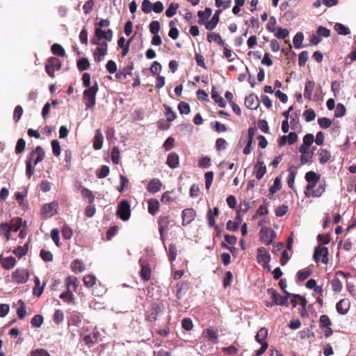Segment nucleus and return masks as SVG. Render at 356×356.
Instances as JSON below:
<instances>
[{"label": "nucleus", "mask_w": 356, "mask_h": 356, "mask_svg": "<svg viewBox=\"0 0 356 356\" xmlns=\"http://www.w3.org/2000/svg\"><path fill=\"white\" fill-rule=\"evenodd\" d=\"M160 312V305L156 302L152 303L150 306L149 310L147 312L145 316V319L150 322L155 321Z\"/></svg>", "instance_id": "2eb2a0df"}, {"label": "nucleus", "mask_w": 356, "mask_h": 356, "mask_svg": "<svg viewBox=\"0 0 356 356\" xmlns=\"http://www.w3.org/2000/svg\"><path fill=\"white\" fill-rule=\"evenodd\" d=\"M166 164L170 168H177L179 165V155L176 152H170L167 157Z\"/></svg>", "instance_id": "aec40b11"}, {"label": "nucleus", "mask_w": 356, "mask_h": 356, "mask_svg": "<svg viewBox=\"0 0 356 356\" xmlns=\"http://www.w3.org/2000/svg\"><path fill=\"white\" fill-rule=\"evenodd\" d=\"M71 269L74 273H81L84 270V265L79 259L74 260L71 264Z\"/></svg>", "instance_id": "79ce46f5"}, {"label": "nucleus", "mask_w": 356, "mask_h": 356, "mask_svg": "<svg viewBox=\"0 0 356 356\" xmlns=\"http://www.w3.org/2000/svg\"><path fill=\"white\" fill-rule=\"evenodd\" d=\"M67 289H70L71 286H73L74 290L75 291L79 286V281L75 277H67L65 281Z\"/></svg>", "instance_id": "5fc2aeb1"}, {"label": "nucleus", "mask_w": 356, "mask_h": 356, "mask_svg": "<svg viewBox=\"0 0 356 356\" xmlns=\"http://www.w3.org/2000/svg\"><path fill=\"white\" fill-rule=\"evenodd\" d=\"M196 211L192 209H185L182 211L181 218H182V225L184 226L190 224L195 218Z\"/></svg>", "instance_id": "4468645a"}, {"label": "nucleus", "mask_w": 356, "mask_h": 356, "mask_svg": "<svg viewBox=\"0 0 356 356\" xmlns=\"http://www.w3.org/2000/svg\"><path fill=\"white\" fill-rule=\"evenodd\" d=\"M221 13V10H218L216 11L215 14L212 17L210 21L207 22L205 24V28L207 30L211 31L216 28L217 24L219 22L220 20V14Z\"/></svg>", "instance_id": "5701e85b"}, {"label": "nucleus", "mask_w": 356, "mask_h": 356, "mask_svg": "<svg viewBox=\"0 0 356 356\" xmlns=\"http://www.w3.org/2000/svg\"><path fill=\"white\" fill-rule=\"evenodd\" d=\"M282 184L281 180L279 177H276L274 180L273 185L269 188V192L271 194H274L281 189Z\"/></svg>", "instance_id": "680f3d73"}, {"label": "nucleus", "mask_w": 356, "mask_h": 356, "mask_svg": "<svg viewBox=\"0 0 356 356\" xmlns=\"http://www.w3.org/2000/svg\"><path fill=\"white\" fill-rule=\"evenodd\" d=\"M147 210L148 212L152 215L154 216L159 210L160 204L158 200L156 198H150L147 201Z\"/></svg>", "instance_id": "b1692460"}, {"label": "nucleus", "mask_w": 356, "mask_h": 356, "mask_svg": "<svg viewBox=\"0 0 356 356\" xmlns=\"http://www.w3.org/2000/svg\"><path fill=\"white\" fill-rule=\"evenodd\" d=\"M2 267L4 269L10 270L15 267L16 264V259L13 257H8L2 259Z\"/></svg>", "instance_id": "72a5a7b5"}, {"label": "nucleus", "mask_w": 356, "mask_h": 356, "mask_svg": "<svg viewBox=\"0 0 356 356\" xmlns=\"http://www.w3.org/2000/svg\"><path fill=\"white\" fill-rule=\"evenodd\" d=\"M43 320L42 316L37 314L31 319V324L33 327H40L43 323Z\"/></svg>", "instance_id": "052dcab7"}, {"label": "nucleus", "mask_w": 356, "mask_h": 356, "mask_svg": "<svg viewBox=\"0 0 356 356\" xmlns=\"http://www.w3.org/2000/svg\"><path fill=\"white\" fill-rule=\"evenodd\" d=\"M176 296L177 299H181L188 289V283L184 281L179 282L176 284Z\"/></svg>", "instance_id": "4be33fe9"}, {"label": "nucleus", "mask_w": 356, "mask_h": 356, "mask_svg": "<svg viewBox=\"0 0 356 356\" xmlns=\"http://www.w3.org/2000/svg\"><path fill=\"white\" fill-rule=\"evenodd\" d=\"M45 153L43 148L38 145L33 149L26 161V175L31 178L35 172L34 166L43 161Z\"/></svg>", "instance_id": "f257e3e1"}, {"label": "nucleus", "mask_w": 356, "mask_h": 356, "mask_svg": "<svg viewBox=\"0 0 356 356\" xmlns=\"http://www.w3.org/2000/svg\"><path fill=\"white\" fill-rule=\"evenodd\" d=\"M207 40L209 42L212 41H215L220 46L224 47L225 45V42L222 40L220 35L219 33H211L207 35Z\"/></svg>", "instance_id": "473e14b6"}, {"label": "nucleus", "mask_w": 356, "mask_h": 356, "mask_svg": "<svg viewBox=\"0 0 356 356\" xmlns=\"http://www.w3.org/2000/svg\"><path fill=\"white\" fill-rule=\"evenodd\" d=\"M164 108L165 110V115L167 118L166 121L168 123L174 121L177 118V114L173 111H172L171 108L169 106L164 105Z\"/></svg>", "instance_id": "8fccbe9b"}, {"label": "nucleus", "mask_w": 356, "mask_h": 356, "mask_svg": "<svg viewBox=\"0 0 356 356\" xmlns=\"http://www.w3.org/2000/svg\"><path fill=\"white\" fill-rule=\"evenodd\" d=\"M296 175V172L293 170V167L291 166L289 169V175L287 177V184L290 188H291L293 191H295V187H294V181H295V177Z\"/></svg>", "instance_id": "58836bf2"}, {"label": "nucleus", "mask_w": 356, "mask_h": 356, "mask_svg": "<svg viewBox=\"0 0 356 356\" xmlns=\"http://www.w3.org/2000/svg\"><path fill=\"white\" fill-rule=\"evenodd\" d=\"M204 334L209 339V341L216 342L218 338V334L217 330L212 329H207L204 330Z\"/></svg>", "instance_id": "a18cd8bd"}, {"label": "nucleus", "mask_w": 356, "mask_h": 356, "mask_svg": "<svg viewBox=\"0 0 356 356\" xmlns=\"http://www.w3.org/2000/svg\"><path fill=\"white\" fill-rule=\"evenodd\" d=\"M64 313L61 309H56L53 316V321L56 325H60L64 321Z\"/></svg>", "instance_id": "3c124183"}, {"label": "nucleus", "mask_w": 356, "mask_h": 356, "mask_svg": "<svg viewBox=\"0 0 356 356\" xmlns=\"http://www.w3.org/2000/svg\"><path fill=\"white\" fill-rule=\"evenodd\" d=\"M77 68L79 71L87 70L90 67V62L86 58H81L77 60Z\"/></svg>", "instance_id": "a19ab883"}, {"label": "nucleus", "mask_w": 356, "mask_h": 356, "mask_svg": "<svg viewBox=\"0 0 356 356\" xmlns=\"http://www.w3.org/2000/svg\"><path fill=\"white\" fill-rule=\"evenodd\" d=\"M254 173L255 174L257 179H261L263 178L264 175L266 173V167L264 165V161H257L254 168Z\"/></svg>", "instance_id": "6ab92c4d"}, {"label": "nucleus", "mask_w": 356, "mask_h": 356, "mask_svg": "<svg viewBox=\"0 0 356 356\" xmlns=\"http://www.w3.org/2000/svg\"><path fill=\"white\" fill-rule=\"evenodd\" d=\"M314 259L318 262L321 261L323 264L328 263V249L325 247L318 246L315 248Z\"/></svg>", "instance_id": "6e6552de"}, {"label": "nucleus", "mask_w": 356, "mask_h": 356, "mask_svg": "<svg viewBox=\"0 0 356 356\" xmlns=\"http://www.w3.org/2000/svg\"><path fill=\"white\" fill-rule=\"evenodd\" d=\"M304 39V35L302 32H298L296 33V35L294 36L293 42L295 48L298 49L302 47V42Z\"/></svg>", "instance_id": "13d9d810"}, {"label": "nucleus", "mask_w": 356, "mask_h": 356, "mask_svg": "<svg viewBox=\"0 0 356 356\" xmlns=\"http://www.w3.org/2000/svg\"><path fill=\"white\" fill-rule=\"evenodd\" d=\"M40 257L45 262L52 261L54 259L52 253L50 251L46 250L44 249H42L40 250Z\"/></svg>", "instance_id": "864d4df0"}, {"label": "nucleus", "mask_w": 356, "mask_h": 356, "mask_svg": "<svg viewBox=\"0 0 356 356\" xmlns=\"http://www.w3.org/2000/svg\"><path fill=\"white\" fill-rule=\"evenodd\" d=\"M315 87V82L314 81L308 80L305 83V87L304 90V97L308 100L318 101L319 99L317 94H315L312 99V92Z\"/></svg>", "instance_id": "ddd939ff"}, {"label": "nucleus", "mask_w": 356, "mask_h": 356, "mask_svg": "<svg viewBox=\"0 0 356 356\" xmlns=\"http://www.w3.org/2000/svg\"><path fill=\"white\" fill-rule=\"evenodd\" d=\"M29 250V243H25L23 246H18L13 250V253L19 258L26 255Z\"/></svg>", "instance_id": "e433bc0d"}, {"label": "nucleus", "mask_w": 356, "mask_h": 356, "mask_svg": "<svg viewBox=\"0 0 356 356\" xmlns=\"http://www.w3.org/2000/svg\"><path fill=\"white\" fill-rule=\"evenodd\" d=\"M320 327L324 329L332 325V322L327 315L323 314L320 316Z\"/></svg>", "instance_id": "4d7b16f0"}, {"label": "nucleus", "mask_w": 356, "mask_h": 356, "mask_svg": "<svg viewBox=\"0 0 356 356\" xmlns=\"http://www.w3.org/2000/svg\"><path fill=\"white\" fill-rule=\"evenodd\" d=\"M110 169L107 165H102L99 170L97 171V176L99 179L105 178L108 175Z\"/></svg>", "instance_id": "e2e57ef3"}, {"label": "nucleus", "mask_w": 356, "mask_h": 356, "mask_svg": "<svg viewBox=\"0 0 356 356\" xmlns=\"http://www.w3.org/2000/svg\"><path fill=\"white\" fill-rule=\"evenodd\" d=\"M96 277L93 275H86L83 279L84 285L88 288L93 286L96 283Z\"/></svg>", "instance_id": "c03bdc74"}, {"label": "nucleus", "mask_w": 356, "mask_h": 356, "mask_svg": "<svg viewBox=\"0 0 356 356\" xmlns=\"http://www.w3.org/2000/svg\"><path fill=\"white\" fill-rule=\"evenodd\" d=\"M11 231L17 232L21 227L22 224V219L21 218H16L11 220L10 222H8Z\"/></svg>", "instance_id": "4c0bfd02"}, {"label": "nucleus", "mask_w": 356, "mask_h": 356, "mask_svg": "<svg viewBox=\"0 0 356 356\" xmlns=\"http://www.w3.org/2000/svg\"><path fill=\"white\" fill-rule=\"evenodd\" d=\"M81 195L83 199L88 200L90 204H94L95 197L90 190L85 187H81Z\"/></svg>", "instance_id": "7c9ffc66"}, {"label": "nucleus", "mask_w": 356, "mask_h": 356, "mask_svg": "<svg viewBox=\"0 0 356 356\" xmlns=\"http://www.w3.org/2000/svg\"><path fill=\"white\" fill-rule=\"evenodd\" d=\"M104 137L99 129L96 131V134L93 142V148L96 150H99L102 147Z\"/></svg>", "instance_id": "cd10ccee"}, {"label": "nucleus", "mask_w": 356, "mask_h": 356, "mask_svg": "<svg viewBox=\"0 0 356 356\" xmlns=\"http://www.w3.org/2000/svg\"><path fill=\"white\" fill-rule=\"evenodd\" d=\"M211 15V9L209 8H206L204 11L199 10L197 12V16L199 17L198 24H204L205 20L208 19Z\"/></svg>", "instance_id": "c85d7f7f"}, {"label": "nucleus", "mask_w": 356, "mask_h": 356, "mask_svg": "<svg viewBox=\"0 0 356 356\" xmlns=\"http://www.w3.org/2000/svg\"><path fill=\"white\" fill-rule=\"evenodd\" d=\"M18 304L20 305V307H19L17 309V314L19 318L22 319L25 317V316L26 314L24 302H23V300H19L18 301Z\"/></svg>", "instance_id": "bf43d9fd"}, {"label": "nucleus", "mask_w": 356, "mask_h": 356, "mask_svg": "<svg viewBox=\"0 0 356 356\" xmlns=\"http://www.w3.org/2000/svg\"><path fill=\"white\" fill-rule=\"evenodd\" d=\"M332 289L335 292L341 291L342 289V284L338 277H334L331 281Z\"/></svg>", "instance_id": "0e129e2a"}, {"label": "nucleus", "mask_w": 356, "mask_h": 356, "mask_svg": "<svg viewBox=\"0 0 356 356\" xmlns=\"http://www.w3.org/2000/svg\"><path fill=\"white\" fill-rule=\"evenodd\" d=\"M108 53V43L106 41L102 42L100 46L97 47L93 52L94 60L99 63L104 60Z\"/></svg>", "instance_id": "9d476101"}, {"label": "nucleus", "mask_w": 356, "mask_h": 356, "mask_svg": "<svg viewBox=\"0 0 356 356\" xmlns=\"http://www.w3.org/2000/svg\"><path fill=\"white\" fill-rule=\"evenodd\" d=\"M334 30L338 34L343 35H348L350 33L348 27L340 23H336L334 25Z\"/></svg>", "instance_id": "de8ad7c7"}, {"label": "nucleus", "mask_w": 356, "mask_h": 356, "mask_svg": "<svg viewBox=\"0 0 356 356\" xmlns=\"http://www.w3.org/2000/svg\"><path fill=\"white\" fill-rule=\"evenodd\" d=\"M58 208V203L56 201H53L51 203L45 204L42 206L41 209V215L43 218H49L57 213Z\"/></svg>", "instance_id": "0eeeda50"}, {"label": "nucleus", "mask_w": 356, "mask_h": 356, "mask_svg": "<svg viewBox=\"0 0 356 356\" xmlns=\"http://www.w3.org/2000/svg\"><path fill=\"white\" fill-rule=\"evenodd\" d=\"M260 102L258 97L252 93L245 99V106L250 110H256L259 106Z\"/></svg>", "instance_id": "f3484780"}, {"label": "nucleus", "mask_w": 356, "mask_h": 356, "mask_svg": "<svg viewBox=\"0 0 356 356\" xmlns=\"http://www.w3.org/2000/svg\"><path fill=\"white\" fill-rule=\"evenodd\" d=\"M158 225H159V231L161 235V238L163 241V235L165 232L168 229V226L171 222H173L171 220L169 216H160L158 218Z\"/></svg>", "instance_id": "9b49d317"}, {"label": "nucleus", "mask_w": 356, "mask_h": 356, "mask_svg": "<svg viewBox=\"0 0 356 356\" xmlns=\"http://www.w3.org/2000/svg\"><path fill=\"white\" fill-rule=\"evenodd\" d=\"M257 261L259 264L266 266L268 265L270 261V255L268 250L264 248L260 247L257 250Z\"/></svg>", "instance_id": "f8f14e48"}, {"label": "nucleus", "mask_w": 356, "mask_h": 356, "mask_svg": "<svg viewBox=\"0 0 356 356\" xmlns=\"http://www.w3.org/2000/svg\"><path fill=\"white\" fill-rule=\"evenodd\" d=\"M11 227H10L8 222H3L0 224V235L6 238V241L10 239Z\"/></svg>", "instance_id": "bb28decb"}, {"label": "nucleus", "mask_w": 356, "mask_h": 356, "mask_svg": "<svg viewBox=\"0 0 356 356\" xmlns=\"http://www.w3.org/2000/svg\"><path fill=\"white\" fill-rule=\"evenodd\" d=\"M179 3H171L165 11V15L168 17H173L176 14L177 10L179 8Z\"/></svg>", "instance_id": "603ef678"}, {"label": "nucleus", "mask_w": 356, "mask_h": 356, "mask_svg": "<svg viewBox=\"0 0 356 356\" xmlns=\"http://www.w3.org/2000/svg\"><path fill=\"white\" fill-rule=\"evenodd\" d=\"M120 149L118 147L114 146L111 149V160L113 163L118 164L120 163Z\"/></svg>", "instance_id": "09e8293b"}, {"label": "nucleus", "mask_w": 356, "mask_h": 356, "mask_svg": "<svg viewBox=\"0 0 356 356\" xmlns=\"http://www.w3.org/2000/svg\"><path fill=\"white\" fill-rule=\"evenodd\" d=\"M312 270L310 269H304L299 270L297 273L298 280L300 282L305 281L312 275Z\"/></svg>", "instance_id": "6e6d98bb"}, {"label": "nucleus", "mask_w": 356, "mask_h": 356, "mask_svg": "<svg viewBox=\"0 0 356 356\" xmlns=\"http://www.w3.org/2000/svg\"><path fill=\"white\" fill-rule=\"evenodd\" d=\"M61 66V61L58 58L51 57L45 65V71L49 76L54 78L55 76L54 72L59 70Z\"/></svg>", "instance_id": "20e7f679"}, {"label": "nucleus", "mask_w": 356, "mask_h": 356, "mask_svg": "<svg viewBox=\"0 0 356 356\" xmlns=\"http://www.w3.org/2000/svg\"><path fill=\"white\" fill-rule=\"evenodd\" d=\"M99 337V332L95 329L91 334L85 335L83 340L86 344H95L97 342Z\"/></svg>", "instance_id": "412c9836"}, {"label": "nucleus", "mask_w": 356, "mask_h": 356, "mask_svg": "<svg viewBox=\"0 0 356 356\" xmlns=\"http://www.w3.org/2000/svg\"><path fill=\"white\" fill-rule=\"evenodd\" d=\"M350 301L345 298L341 300L336 306L337 312L341 314H345L350 309Z\"/></svg>", "instance_id": "393cba45"}, {"label": "nucleus", "mask_w": 356, "mask_h": 356, "mask_svg": "<svg viewBox=\"0 0 356 356\" xmlns=\"http://www.w3.org/2000/svg\"><path fill=\"white\" fill-rule=\"evenodd\" d=\"M140 275L143 280L149 281L151 279L152 275V270L149 264H141V270L140 272Z\"/></svg>", "instance_id": "a878e982"}, {"label": "nucleus", "mask_w": 356, "mask_h": 356, "mask_svg": "<svg viewBox=\"0 0 356 356\" xmlns=\"http://www.w3.org/2000/svg\"><path fill=\"white\" fill-rule=\"evenodd\" d=\"M13 281L17 284H24L29 278V273L26 269L17 268L12 275Z\"/></svg>", "instance_id": "1a4fd4ad"}, {"label": "nucleus", "mask_w": 356, "mask_h": 356, "mask_svg": "<svg viewBox=\"0 0 356 356\" xmlns=\"http://www.w3.org/2000/svg\"><path fill=\"white\" fill-rule=\"evenodd\" d=\"M275 237V232L270 227H263L259 232L260 241L266 245L271 244Z\"/></svg>", "instance_id": "39448f33"}, {"label": "nucleus", "mask_w": 356, "mask_h": 356, "mask_svg": "<svg viewBox=\"0 0 356 356\" xmlns=\"http://www.w3.org/2000/svg\"><path fill=\"white\" fill-rule=\"evenodd\" d=\"M314 142V136L312 134H307L303 137V143L299 147V152L302 154H307L310 146Z\"/></svg>", "instance_id": "dca6fc26"}, {"label": "nucleus", "mask_w": 356, "mask_h": 356, "mask_svg": "<svg viewBox=\"0 0 356 356\" xmlns=\"http://www.w3.org/2000/svg\"><path fill=\"white\" fill-rule=\"evenodd\" d=\"M211 98L215 101L216 103L221 108H224L226 106V102L223 98L215 90L214 88L211 91Z\"/></svg>", "instance_id": "c9c22d12"}, {"label": "nucleus", "mask_w": 356, "mask_h": 356, "mask_svg": "<svg viewBox=\"0 0 356 356\" xmlns=\"http://www.w3.org/2000/svg\"><path fill=\"white\" fill-rule=\"evenodd\" d=\"M321 175L314 171H309L305 174V179L307 182L318 183Z\"/></svg>", "instance_id": "37998d69"}, {"label": "nucleus", "mask_w": 356, "mask_h": 356, "mask_svg": "<svg viewBox=\"0 0 356 356\" xmlns=\"http://www.w3.org/2000/svg\"><path fill=\"white\" fill-rule=\"evenodd\" d=\"M318 161L321 164L326 163L330 159V153L327 149H321L318 153Z\"/></svg>", "instance_id": "f704fd0d"}, {"label": "nucleus", "mask_w": 356, "mask_h": 356, "mask_svg": "<svg viewBox=\"0 0 356 356\" xmlns=\"http://www.w3.org/2000/svg\"><path fill=\"white\" fill-rule=\"evenodd\" d=\"M51 51L56 56H58L60 57H64L65 56V49L60 44L58 43H54L51 46Z\"/></svg>", "instance_id": "ea45409f"}, {"label": "nucleus", "mask_w": 356, "mask_h": 356, "mask_svg": "<svg viewBox=\"0 0 356 356\" xmlns=\"http://www.w3.org/2000/svg\"><path fill=\"white\" fill-rule=\"evenodd\" d=\"M268 334V330L266 327H261L258 331L257 334L255 336V340L259 343L260 344H262L264 343H267L266 341L267 337Z\"/></svg>", "instance_id": "c756f323"}, {"label": "nucleus", "mask_w": 356, "mask_h": 356, "mask_svg": "<svg viewBox=\"0 0 356 356\" xmlns=\"http://www.w3.org/2000/svg\"><path fill=\"white\" fill-rule=\"evenodd\" d=\"M178 109L181 114H188L191 111L189 104L185 102H181L179 104Z\"/></svg>", "instance_id": "338daca9"}, {"label": "nucleus", "mask_w": 356, "mask_h": 356, "mask_svg": "<svg viewBox=\"0 0 356 356\" xmlns=\"http://www.w3.org/2000/svg\"><path fill=\"white\" fill-rule=\"evenodd\" d=\"M268 293L270 295L274 301V303L276 305L281 306H289V298L291 297V293L289 292H286V295L284 296H282L277 291L273 288H270L268 289Z\"/></svg>", "instance_id": "7ed1b4c3"}, {"label": "nucleus", "mask_w": 356, "mask_h": 356, "mask_svg": "<svg viewBox=\"0 0 356 356\" xmlns=\"http://www.w3.org/2000/svg\"><path fill=\"white\" fill-rule=\"evenodd\" d=\"M59 297L64 302L67 303L71 302L74 299V295L70 289H67L66 291L63 292Z\"/></svg>", "instance_id": "49530a36"}, {"label": "nucleus", "mask_w": 356, "mask_h": 356, "mask_svg": "<svg viewBox=\"0 0 356 356\" xmlns=\"http://www.w3.org/2000/svg\"><path fill=\"white\" fill-rule=\"evenodd\" d=\"M227 147V142L222 138H219L216 141V149L217 151L224 150Z\"/></svg>", "instance_id": "774afa93"}, {"label": "nucleus", "mask_w": 356, "mask_h": 356, "mask_svg": "<svg viewBox=\"0 0 356 356\" xmlns=\"http://www.w3.org/2000/svg\"><path fill=\"white\" fill-rule=\"evenodd\" d=\"M162 186V182L160 179L154 178L149 181L147 189V191L152 194H154L159 192Z\"/></svg>", "instance_id": "a211bd4d"}, {"label": "nucleus", "mask_w": 356, "mask_h": 356, "mask_svg": "<svg viewBox=\"0 0 356 356\" xmlns=\"http://www.w3.org/2000/svg\"><path fill=\"white\" fill-rule=\"evenodd\" d=\"M99 90V86L97 81L92 86L84 90L83 99L86 104V108H92L96 104V94Z\"/></svg>", "instance_id": "f03ea898"}, {"label": "nucleus", "mask_w": 356, "mask_h": 356, "mask_svg": "<svg viewBox=\"0 0 356 356\" xmlns=\"http://www.w3.org/2000/svg\"><path fill=\"white\" fill-rule=\"evenodd\" d=\"M61 234L64 239L68 240L72 238L73 232L70 227L64 225L61 229Z\"/></svg>", "instance_id": "69168bd1"}, {"label": "nucleus", "mask_w": 356, "mask_h": 356, "mask_svg": "<svg viewBox=\"0 0 356 356\" xmlns=\"http://www.w3.org/2000/svg\"><path fill=\"white\" fill-rule=\"evenodd\" d=\"M117 216L122 220L126 221L131 216L130 204L127 200H122L118 207Z\"/></svg>", "instance_id": "423d86ee"}, {"label": "nucleus", "mask_w": 356, "mask_h": 356, "mask_svg": "<svg viewBox=\"0 0 356 356\" xmlns=\"http://www.w3.org/2000/svg\"><path fill=\"white\" fill-rule=\"evenodd\" d=\"M35 286L33 289V293L34 296L37 297H40L43 293L44 286L45 283L43 284L42 286H40V280L38 277H35L34 278Z\"/></svg>", "instance_id": "2f4dec72"}]
</instances>
